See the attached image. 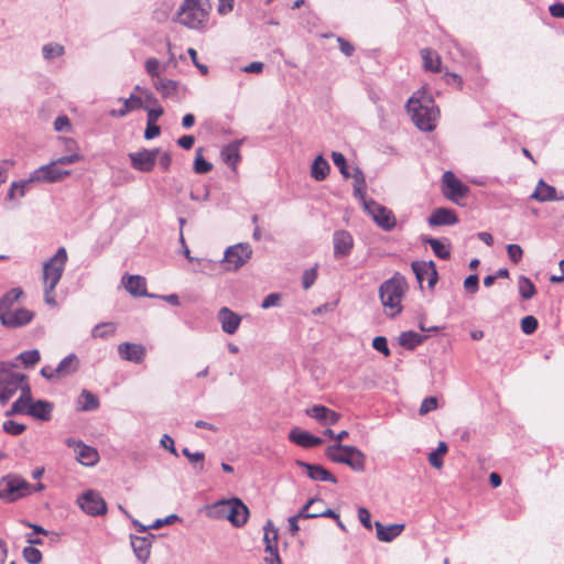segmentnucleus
Listing matches in <instances>:
<instances>
[{
	"label": "nucleus",
	"instance_id": "f257e3e1",
	"mask_svg": "<svg viewBox=\"0 0 564 564\" xmlns=\"http://www.w3.org/2000/svg\"><path fill=\"white\" fill-rule=\"evenodd\" d=\"M408 112L413 123L422 131L435 129V121L438 117V108L434 99L424 90H417L406 102Z\"/></svg>",
	"mask_w": 564,
	"mask_h": 564
},
{
	"label": "nucleus",
	"instance_id": "f03ea898",
	"mask_svg": "<svg viewBox=\"0 0 564 564\" xmlns=\"http://www.w3.org/2000/svg\"><path fill=\"white\" fill-rule=\"evenodd\" d=\"M406 289V281L400 273H394L380 285L379 297L389 316L394 317L401 313V302Z\"/></svg>",
	"mask_w": 564,
	"mask_h": 564
},
{
	"label": "nucleus",
	"instance_id": "7ed1b4c3",
	"mask_svg": "<svg viewBox=\"0 0 564 564\" xmlns=\"http://www.w3.org/2000/svg\"><path fill=\"white\" fill-rule=\"evenodd\" d=\"M209 514L228 520L235 528L243 527L249 518V509L240 498L221 499L210 506Z\"/></svg>",
	"mask_w": 564,
	"mask_h": 564
},
{
	"label": "nucleus",
	"instance_id": "20e7f679",
	"mask_svg": "<svg viewBox=\"0 0 564 564\" xmlns=\"http://www.w3.org/2000/svg\"><path fill=\"white\" fill-rule=\"evenodd\" d=\"M209 10V0H184L177 11L178 22L193 30L203 29Z\"/></svg>",
	"mask_w": 564,
	"mask_h": 564
},
{
	"label": "nucleus",
	"instance_id": "39448f33",
	"mask_svg": "<svg viewBox=\"0 0 564 564\" xmlns=\"http://www.w3.org/2000/svg\"><path fill=\"white\" fill-rule=\"evenodd\" d=\"M325 456L333 463L345 464L354 471L362 473L366 469V455L356 446L336 443L327 446Z\"/></svg>",
	"mask_w": 564,
	"mask_h": 564
},
{
	"label": "nucleus",
	"instance_id": "423d86ee",
	"mask_svg": "<svg viewBox=\"0 0 564 564\" xmlns=\"http://www.w3.org/2000/svg\"><path fill=\"white\" fill-rule=\"evenodd\" d=\"M15 365L0 361V402L6 404L17 392L28 383V378L14 370Z\"/></svg>",
	"mask_w": 564,
	"mask_h": 564
},
{
	"label": "nucleus",
	"instance_id": "0eeeda50",
	"mask_svg": "<svg viewBox=\"0 0 564 564\" xmlns=\"http://www.w3.org/2000/svg\"><path fill=\"white\" fill-rule=\"evenodd\" d=\"M67 262V252L64 247L57 249L55 254L43 265V282L48 285L50 291H54L62 279L65 264Z\"/></svg>",
	"mask_w": 564,
	"mask_h": 564
},
{
	"label": "nucleus",
	"instance_id": "6e6552de",
	"mask_svg": "<svg viewBox=\"0 0 564 564\" xmlns=\"http://www.w3.org/2000/svg\"><path fill=\"white\" fill-rule=\"evenodd\" d=\"M31 494V484L14 475H8L0 480V499L14 502Z\"/></svg>",
	"mask_w": 564,
	"mask_h": 564
},
{
	"label": "nucleus",
	"instance_id": "1a4fd4ad",
	"mask_svg": "<svg viewBox=\"0 0 564 564\" xmlns=\"http://www.w3.org/2000/svg\"><path fill=\"white\" fill-rule=\"evenodd\" d=\"M252 249L249 243L240 242L230 246L224 253L221 262L226 264V270L237 271L251 258Z\"/></svg>",
	"mask_w": 564,
	"mask_h": 564
},
{
	"label": "nucleus",
	"instance_id": "9d476101",
	"mask_svg": "<svg viewBox=\"0 0 564 564\" xmlns=\"http://www.w3.org/2000/svg\"><path fill=\"white\" fill-rule=\"evenodd\" d=\"M365 208L371 215L373 221L383 230L390 231L395 227V217L387 207L371 199L365 202Z\"/></svg>",
	"mask_w": 564,
	"mask_h": 564
},
{
	"label": "nucleus",
	"instance_id": "9b49d317",
	"mask_svg": "<svg viewBox=\"0 0 564 564\" xmlns=\"http://www.w3.org/2000/svg\"><path fill=\"white\" fill-rule=\"evenodd\" d=\"M442 182L444 196L454 203L464 198L469 192L468 186L458 180L452 171H446L443 174Z\"/></svg>",
	"mask_w": 564,
	"mask_h": 564
},
{
	"label": "nucleus",
	"instance_id": "f8f14e48",
	"mask_svg": "<svg viewBox=\"0 0 564 564\" xmlns=\"http://www.w3.org/2000/svg\"><path fill=\"white\" fill-rule=\"evenodd\" d=\"M79 507L89 516L97 517L107 512V505L104 498L94 490H87L78 499Z\"/></svg>",
	"mask_w": 564,
	"mask_h": 564
},
{
	"label": "nucleus",
	"instance_id": "ddd939ff",
	"mask_svg": "<svg viewBox=\"0 0 564 564\" xmlns=\"http://www.w3.org/2000/svg\"><path fill=\"white\" fill-rule=\"evenodd\" d=\"M159 153V149H142L140 151L129 153L128 156L130 159L131 166L134 170L148 173L154 169Z\"/></svg>",
	"mask_w": 564,
	"mask_h": 564
},
{
	"label": "nucleus",
	"instance_id": "4468645a",
	"mask_svg": "<svg viewBox=\"0 0 564 564\" xmlns=\"http://www.w3.org/2000/svg\"><path fill=\"white\" fill-rule=\"evenodd\" d=\"M34 312L21 307L1 314V324L7 328H20L30 324L34 318Z\"/></svg>",
	"mask_w": 564,
	"mask_h": 564
},
{
	"label": "nucleus",
	"instance_id": "2eb2a0df",
	"mask_svg": "<svg viewBox=\"0 0 564 564\" xmlns=\"http://www.w3.org/2000/svg\"><path fill=\"white\" fill-rule=\"evenodd\" d=\"M70 174L69 171L61 169V166L55 162H51L46 165H43L39 169H36L32 175L31 180L34 181H44L54 183L57 181H61L65 176H68Z\"/></svg>",
	"mask_w": 564,
	"mask_h": 564
},
{
	"label": "nucleus",
	"instance_id": "dca6fc26",
	"mask_svg": "<svg viewBox=\"0 0 564 564\" xmlns=\"http://www.w3.org/2000/svg\"><path fill=\"white\" fill-rule=\"evenodd\" d=\"M334 257L336 259L345 258L350 254L354 248V238L345 229L335 230L333 234Z\"/></svg>",
	"mask_w": 564,
	"mask_h": 564
},
{
	"label": "nucleus",
	"instance_id": "f3484780",
	"mask_svg": "<svg viewBox=\"0 0 564 564\" xmlns=\"http://www.w3.org/2000/svg\"><path fill=\"white\" fill-rule=\"evenodd\" d=\"M145 347L141 344L122 343L118 346V355L122 360L141 364L145 358Z\"/></svg>",
	"mask_w": 564,
	"mask_h": 564
},
{
	"label": "nucleus",
	"instance_id": "a211bd4d",
	"mask_svg": "<svg viewBox=\"0 0 564 564\" xmlns=\"http://www.w3.org/2000/svg\"><path fill=\"white\" fill-rule=\"evenodd\" d=\"M153 538L154 535L151 533L144 536L130 535L133 553L142 564H145L150 557Z\"/></svg>",
	"mask_w": 564,
	"mask_h": 564
},
{
	"label": "nucleus",
	"instance_id": "6ab92c4d",
	"mask_svg": "<svg viewBox=\"0 0 564 564\" xmlns=\"http://www.w3.org/2000/svg\"><path fill=\"white\" fill-rule=\"evenodd\" d=\"M306 414L323 425H334L340 419L339 413L321 404H316L307 409Z\"/></svg>",
	"mask_w": 564,
	"mask_h": 564
},
{
	"label": "nucleus",
	"instance_id": "aec40b11",
	"mask_svg": "<svg viewBox=\"0 0 564 564\" xmlns=\"http://www.w3.org/2000/svg\"><path fill=\"white\" fill-rule=\"evenodd\" d=\"M296 465L306 470L307 476L315 481H329L333 484L337 482V478L318 464H310L303 460H296Z\"/></svg>",
	"mask_w": 564,
	"mask_h": 564
},
{
	"label": "nucleus",
	"instance_id": "412c9836",
	"mask_svg": "<svg viewBox=\"0 0 564 564\" xmlns=\"http://www.w3.org/2000/svg\"><path fill=\"white\" fill-rule=\"evenodd\" d=\"M427 223L431 227L452 226L458 223V217L453 209L438 207L430 215Z\"/></svg>",
	"mask_w": 564,
	"mask_h": 564
},
{
	"label": "nucleus",
	"instance_id": "4be33fe9",
	"mask_svg": "<svg viewBox=\"0 0 564 564\" xmlns=\"http://www.w3.org/2000/svg\"><path fill=\"white\" fill-rule=\"evenodd\" d=\"M530 198L540 202H556L563 200L564 195L558 196L556 188L552 185H549L543 180H540L536 184L534 192L531 194Z\"/></svg>",
	"mask_w": 564,
	"mask_h": 564
},
{
	"label": "nucleus",
	"instance_id": "5701e85b",
	"mask_svg": "<svg viewBox=\"0 0 564 564\" xmlns=\"http://www.w3.org/2000/svg\"><path fill=\"white\" fill-rule=\"evenodd\" d=\"M289 440L304 448L314 447L323 443L321 437L315 436L310 432L303 431L299 427H294L290 431Z\"/></svg>",
	"mask_w": 564,
	"mask_h": 564
},
{
	"label": "nucleus",
	"instance_id": "b1692460",
	"mask_svg": "<svg viewBox=\"0 0 564 564\" xmlns=\"http://www.w3.org/2000/svg\"><path fill=\"white\" fill-rule=\"evenodd\" d=\"M218 319L221 324L223 332L228 335L235 334L241 323V317L228 307H221L219 310Z\"/></svg>",
	"mask_w": 564,
	"mask_h": 564
},
{
	"label": "nucleus",
	"instance_id": "393cba45",
	"mask_svg": "<svg viewBox=\"0 0 564 564\" xmlns=\"http://www.w3.org/2000/svg\"><path fill=\"white\" fill-rule=\"evenodd\" d=\"M118 100L122 102V107L120 109L109 110L108 113L112 118H123L133 110L144 108L142 98L134 94H131L129 98H119Z\"/></svg>",
	"mask_w": 564,
	"mask_h": 564
},
{
	"label": "nucleus",
	"instance_id": "a878e982",
	"mask_svg": "<svg viewBox=\"0 0 564 564\" xmlns=\"http://www.w3.org/2000/svg\"><path fill=\"white\" fill-rule=\"evenodd\" d=\"M375 527L377 531V539L381 542H392L404 530L403 523L383 525L381 522L376 521Z\"/></svg>",
	"mask_w": 564,
	"mask_h": 564
},
{
	"label": "nucleus",
	"instance_id": "bb28decb",
	"mask_svg": "<svg viewBox=\"0 0 564 564\" xmlns=\"http://www.w3.org/2000/svg\"><path fill=\"white\" fill-rule=\"evenodd\" d=\"M20 390L21 395L12 403L10 410L7 411V415L28 414L32 397L31 388L29 383H24Z\"/></svg>",
	"mask_w": 564,
	"mask_h": 564
},
{
	"label": "nucleus",
	"instance_id": "cd10ccee",
	"mask_svg": "<svg viewBox=\"0 0 564 564\" xmlns=\"http://www.w3.org/2000/svg\"><path fill=\"white\" fill-rule=\"evenodd\" d=\"M53 411V403L45 400L33 401L31 399V404L29 406L28 415L41 420L48 421L51 420Z\"/></svg>",
	"mask_w": 564,
	"mask_h": 564
},
{
	"label": "nucleus",
	"instance_id": "c85d7f7f",
	"mask_svg": "<svg viewBox=\"0 0 564 564\" xmlns=\"http://www.w3.org/2000/svg\"><path fill=\"white\" fill-rule=\"evenodd\" d=\"M122 283L126 290L133 296H150L147 293V282L141 275H124Z\"/></svg>",
	"mask_w": 564,
	"mask_h": 564
},
{
	"label": "nucleus",
	"instance_id": "c756f323",
	"mask_svg": "<svg viewBox=\"0 0 564 564\" xmlns=\"http://www.w3.org/2000/svg\"><path fill=\"white\" fill-rule=\"evenodd\" d=\"M411 267L415 274V278H420V274H421L420 272L424 271V273L427 274L426 279L429 281V286L433 288L436 284L438 275H437V271H436V265L433 261H429V262L414 261V262H412Z\"/></svg>",
	"mask_w": 564,
	"mask_h": 564
},
{
	"label": "nucleus",
	"instance_id": "7c9ffc66",
	"mask_svg": "<svg viewBox=\"0 0 564 564\" xmlns=\"http://www.w3.org/2000/svg\"><path fill=\"white\" fill-rule=\"evenodd\" d=\"M77 460L85 466H94L99 459L98 452L84 443H78V449H76Z\"/></svg>",
	"mask_w": 564,
	"mask_h": 564
},
{
	"label": "nucleus",
	"instance_id": "2f4dec72",
	"mask_svg": "<svg viewBox=\"0 0 564 564\" xmlns=\"http://www.w3.org/2000/svg\"><path fill=\"white\" fill-rule=\"evenodd\" d=\"M421 57L423 59V67L425 70L438 73L441 70V57L432 48L425 47L421 50Z\"/></svg>",
	"mask_w": 564,
	"mask_h": 564
},
{
	"label": "nucleus",
	"instance_id": "473e14b6",
	"mask_svg": "<svg viewBox=\"0 0 564 564\" xmlns=\"http://www.w3.org/2000/svg\"><path fill=\"white\" fill-rule=\"evenodd\" d=\"M329 170L330 165L327 160L324 159L323 155H317L311 166V176L315 181H324L327 177Z\"/></svg>",
	"mask_w": 564,
	"mask_h": 564
},
{
	"label": "nucleus",
	"instance_id": "72a5a7b5",
	"mask_svg": "<svg viewBox=\"0 0 564 564\" xmlns=\"http://www.w3.org/2000/svg\"><path fill=\"white\" fill-rule=\"evenodd\" d=\"M223 161L230 167L236 169L240 161L239 143L232 142L224 147L220 152Z\"/></svg>",
	"mask_w": 564,
	"mask_h": 564
},
{
	"label": "nucleus",
	"instance_id": "f704fd0d",
	"mask_svg": "<svg viewBox=\"0 0 564 564\" xmlns=\"http://www.w3.org/2000/svg\"><path fill=\"white\" fill-rule=\"evenodd\" d=\"M424 243L430 245L435 256L442 260H447L451 257V250L449 245L444 243L442 240L432 238V237H424L422 239Z\"/></svg>",
	"mask_w": 564,
	"mask_h": 564
},
{
	"label": "nucleus",
	"instance_id": "c9c22d12",
	"mask_svg": "<svg viewBox=\"0 0 564 564\" xmlns=\"http://www.w3.org/2000/svg\"><path fill=\"white\" fill-rule=\"evenodd\" d=\"M78 368V359L75 354H70L63 358L57 367L55 368V372H57V376H68L73 372H75Z\"/></svg>",
	"mask_w": 564,
	"mask_h": 564
},
{
	"label": "nucleus",
	"instance_id": "e433bc0d",
	"mask_svg": "<svg viewBox=\"0 0 564 564\" xmlns=\"http://www.w3.org/2000/svg\"><path fill=\"white\" fill-rule=\"evenodd\" d=\"M350 177L354 180L355 196L364 199L367 188L364 172L358 166H354L352 172H350Z\"/></svg>",
	"mask_w": 564,
	"mask_h": 564
},
{
	"label": "nucleus",
	"instance_id": "4c0bfd02",
	"mask_svg": "<svg viewBox=\"0 0 564 564\" xmlns=\"http://www.w3.org/2000/svg\"><path fill=\"white\" fill-rule=\"evenodd\" d=\"M424 337L415 332H403L399 336V343L406 349H414L423 343Z\"/></svg>",
	"mask_w": 564,
	"mask_h": 564
},
{
	"label": "nucleus",
	"instance_id": "58836bf2",
	"mask_svg": "<svg viewBox=\"0 0 564 564\" xmlns=\"http://www.w3.org/2000/svg\"><path fill=\"white\" fill-rule=\"evenodd\" d=\"M82 411H94L99 408V399L90 391L84 389L79 395Z\"/></svg>",
	"mask_w": 564,
	"mask_h": 564
},
{
	"label": "nucleus",
	"instance_id": "ea45409f",
	"mask_svg": "<svg viewBox=\"0 0 564 564\" xmlns=\"http://www.w3.org/2000/svg\"><path fill=\"white\" fill-rule=\"evenodd\" d=\"M178 83L167 78H159L154 82L155 89L163 96L169 97L177 91Z\"/></svg>",
	"mask_w": 564,
	"mask_h": 564
},
{
	"label": "nucleus",
	"instance_id": "a19ab883",
	"mask_svg": "<svg viewBox=\"0 0 564 564\" xmlns=\"http://www.w3.org/2000/svg\"><path fill=\"white\" fill-rule=\"evenodd\" d=\"M518 290H519L520 296L523 300H530L536 293V289H535V285L533 284V282L524 275L519 276Z\"/></svg>",
	"mask_w": 564,
	"mask_h": 564
},
{
	"label": "nucleus",
	"instance_id": "79ce46f5",
	"mask_svg": "<svg viewBox=\"0 0 564 564\" xmlns=\"http://www.w3.org/2000/svg\"><path fill=\"white\" fill-rule=\"evenodd\" d=\"M115 333H116V325L111 322H105V323L97 324L93 328L91 336L94 338L107 339V338L113 336Z\"/></svg>",
	"mask_w": 564,
	"mask_h": 564
},
{
	"label": "nucleus",
	"instance_id": "37998d69",
	"mask_svg": "<svg viewBox=\"0 0 564 564\" xmlns=\"http://www.w3.org/2000/svg\"><path fill=\"white\" fill-rule=\"evenodd\" d=\"M17 359L25 368H30V367H33L34 365H36L40 361L41 355H40V351L37 349H31V350H25V351H22L21 354H19Z\"/></svg>",
	"mask_w": 564,
	"mask_h": 564
},
{
	"label": "nucleus",
	"instance_id": "c03bdc74",
	"mask_svg": "<svg viewBox=\"0 0 564 564\" xmlns=\"http://www.w3.org/2000/svg\"><path fill=\"white\" fill-rule=\"evenodd\" d=\"M182 454L193 464L195 469L199 473L204 470L205 454L203 452L192 453L187 447L182 449Z\"/></svg>",
	"mask_w": 564,
	"mask_h": 564
},
{
	"label": "nucleus",
	"instance_id": "a18cd8bd",
	"mask_svg": "<svg viewBox=\"0 0 564 564\" xmlns=\"http://www.w3.org/2000/svg\"><path fill=\"white\" fill-rule=\"evenodd\" d=\"M203 149L196 150V156L194 160V171L197 174H206L213 170V164L203 158Z\"/></svg>",
	"mask_w": 564,
	"mask_h": 564
},
{
	"label": "nucleus",
	"instance_id": "49530a36",
	"mask_svg": "<svg viewBox=\"0 0 564 564\" xmlns=\"http://www.w3.org/2000/svg\"><path fill=\"white\" fill-rule=\"evenodd\" d=\"M448 447L446 443L440 442L437 448L429 454V463L435 468H441L443 466V460L440 456L444 455Z\"/></svg>",
	"mask_w": 564,
	"mask_h": 564
},
{
	"label": "nucleus",
	"instance_id": "de8ad7c7",
	"mask_svg": "<svg viewBox=\"0 0 564 564\" xmlns=\"http://www.w3.org/2000/svg\"><path fill=\"white\" fill-rule=\"evenodd\" d=\"M65 50L63 45L57 43L45 44L42 48L43 57L46 61H51L55 57H59L64 54Z\"/></svg>",
	"mask_w": 564,
	"mask_h": 564
},
{
	"label": "nucleus",
	"instance_id": "09e8293b",
	"mask_svg": "<svg viewBox=\"0 0 564 564\" xmlns=\"http://www.w3.org/2000/svg\"><path fill=\"white\" fill-rule=\"evenodd\" d=\"M316 505H324V501L322 499H319V498H312L294 516L297 518V520H300V519H314L315 516H314V513H311V508L315 507Z\"/></svg>",
	"mask_w": 564,
	"mask_h": 564
},
{
	"label": "nucleus",
	"instance_id": "8fccbe9b",
	"mask_svg": "<svg viewBox=\"0 0 564 564\" xmlns=\"http://www.w3.org/2000/svg\"><path fill=\"white\" fill-rule=\"evenodd\" d=\"M332 159L334 164L339 169V172L345 178H350V171L347 165L346 158L340 152H332Z\"/></svg>",
	"mask_w": 564,
	"mask_h": 564
},
{
	"label": "nucleus",
	"instance_id": "3c124183",
	"mask_svg": "<svg viewBox=\"0 0 564 564\" xmlns=\"http://www.w3.org/2000/svg\"><path fill=\"white\" fill-rule=\"evenodd\" d=\"M22 553L29 564H40L42 562V553L34 546H25Z\"/></svg>",
	"mask_w": 564,
	"mask_h": 564
},
{
	"label": "nucleus",
	"instance_id": "603ef678",
	"mask_svg": "<svg viewBox=\"0 0 564 564\" xmlns=\"http://www.w3.org/2000/svg\"><path fill=\"white\" fill-rule=\"evenodd\" d=\"M2 429L6 433L18 436L26 430V426L13 420H8L3 422Z\"/></svg>",
	"mask_w": 564,
	"mask_h": 564
},
{
	"label": "nucleus",
	"instance_id": "864d4df0",
	"mask_svg": "<svg viewBox=\"0 0 564 564\" xmlns=\"http://www.w3.org/2000/svg\"><path fill=\"white\" fill-rule=\"evenodd\" d=\"M264 535L263 541L264 544L268 545V543H274L278 541V529L274 527L273 522L271 520H268L263 527Z\"/></svg>",
	"mask_w": 564,
	"mask_h": 564
},
{
	"label": "nucleus",
	"instance_id": "5fc2aeb1",
	"mask_svg": "<svg viewBox=\"0 0 564 564\" xmlns=\"http://www.w3.org/2000/svg\"><path fill=\"white\" fill-rule=\"evenodd\" d=\"M538 319L532 315H528L521 319V330L525 335L533 334L538 329Z\"/></svg>",
	"mask_w": 564,
	"mask_h": 564
},
{
	"label": "nucleus",
	"instance_id": "6e6d98bb",
	"mask_svg": "<svg viewBox=\"0 0 564 564\" xmlns=\"http://www.w3.org/2000/svg\"><path fill=\"white\" fill-rule=\"evenodd\" d=\"M317 270L316 268L307 269L302 275V286L304 290H308L316 281Z\"/></svg>",
	"mask_w": 564,
	"mask_h": 564
},
{
	"label": "nucleus",
	"instance_id": "4d7b16f0",
	"mask_svg": "<svg viewBox=\"0 0 564 564\" xmlns=\"http://www.w3.org/2000/svg\"><path fill=\"white\" fill-rule=\"evenodd\" d=\"M437 406H438L437 398L427 397L422 401L419 412L421 415H425L429 412L437 409Z\"/></svg>",
	"mask_w": 564,
	"mask_h": 564
},
{
	"label": "nucleus",
	"instance_id": "13d9d810",
	"mask_svg": "<svg viewBox=\"0 0 564 564\" xmlns=\"http://www.w3.org/2000/svg\"><path fill=\"white\" fill-rule=\"evenodd\" d=\"M507 252H508L509 259L513 263H519L521 261V259H522V256H523L522 248L519 245H516V243L508 245L507 246Z\"/></svg>",
	"mask_w": 564,
	"mask_h": 564
},
{
	"label": "nucleus",
	"instance_id": "bf43d9fd",
	"mask_svg": "<svg viewBox=\"0 0 564 564\" xmlns=\"http://www.w3.org/2000/svg\"><path fill=\"white\" fill-rule=\"evenodd\" d=\"M372 347L383 354L386 357H388L390 355V349H389V346H388V341H387V338L383 337V336H377L373 338L372 340Z\"/></svg>",
	"mask_w": 564,
	"mask_h": 564
},
{
	"label": "nucleus",
	"instance_id": "052dcab7",
	"mask_svg": "<svg viewBox=\"0 0 564 564\" xmlns=\"http://www.w3.org/2000/svg\"><path fill=\"white\" fill-rule=\"evenodd\" d=\"M31 183H33L31 177L29 180L13 182L8 191L7 198L14 199L18 196L17 195L18 188H28L31 185Z\"/></svg>",
	"mask_w": 564,
	"mask_h": 564
},
{
	"label": "nucleus",
	"instance_id": "680f3d73",
	"mask_svg": "<svg viewBox=\"0 0 564 564\" xmlns=\"http://www.w3.org/2000/svg\"><path fill=\"white\" fill-rule=\"evenodd\" d=\"M144 67H145L147 73L151 77H159V75H160V62H159V59H156L154 57L148 58L145 61Z\"/></svg>",
	"mask_w": 564,
	"mask_h": 564
},
{
	"label": "nucleus",
	"instance_id": "e2e57ef3",
	"mask_svg": "<svg viewBox=\"0 0 564 564\" xmlns=\"http://www.w3.org/2000/svg\"><path fill=\"white\" fill-rule=\"evenodd\" d=\"M464 288L469 293H476L479 290V278L477 274L468 275L464 281Z\"/></svg>",
	"mask_w": 564,
	"mask_h": 564
},
{
	"label": "nucleus",
	"instance_id": "0e129e2a",
	"mask_svg": "<svg viewBox=\"0 0 564 564\" xmlns=\"http://www.w3.org/2000/svg\"><path fill=\"white\" fill-rule=\"evenodd\" d=\"M358 519L360 521V523L368 530H371L372 529V524H371V514L370 512L364 508V507H360L358 509Z\"/></svg>",
	"mask_w": 564,
	"mask_h": 564
},
{
	"label": "nucleus",
	"instance_id": "69168bd1",
	"mask_svg": "<svg viewBox=\"0 0 564 564\" xmlns=\"http://www.w3.org/2000/svg\"><path fill=\"white\" fill-rule=\"evenodd\" d=\"M154 108H145L148 112V123H156L159 118L163 115L164 110L161 106L155 105Z\"/></svg>",
	"mask_w": 564,
	"mask_h": 564
},
{
	"label": "nucleus",
	"instance_id": "338daca9",
	"mask_svg": "<svg viewBox=\"0 0 564 564\" xmlns=\"http://www.w3.org/2000/svg\"><path fill=\"white\" fill-rule=\"evenodd\" d=\"M160 444L162 447L167 449L171 454L178 456L177 451L175 448L174 440L170 435L164 434L160 441Z\"/></svg>",
	"mask_w": 564,
	"mask_h": 564
},
{
	"label": "nucleus",
	"instance_id": "774afa93",
	"mask_svg": "<svg viewBox=\"0 0 564 564\" xmlns=\"http://www.w3.org/2000/svg\"><path fill=\"white\" fill-rule=\"evenodd\" d=\"M280 297L281 296L278 293H271V294L267 295L261 303V307L264 310H268L270 307L278 305Z\"/></svg>",
	"mask_w": 564,
	"mask_h": 564
}]
</instances>
